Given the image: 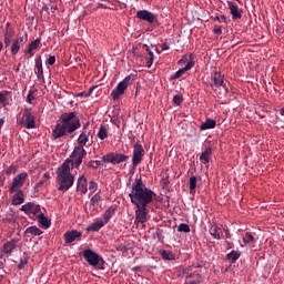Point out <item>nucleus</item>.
I'll return each instance as SVG.
<instances>
[{"instance_id": "f8f14e48", "label": "nucleus", "mask_w": 284, "mask_h": 284, "mask_svg": "<svg viewBox=\"0 0 284 284\" xmlns=\"http://www.w3.org/2000/svg\"><path fill=\"white\" fill-rule=\"evenodd\" d=\"M40 210L41 205L34 204L33 201H28L27 204L21 206V211L26 212V215H34L36 217H38Z\"/></svg>"}, {"instance_id": "39448f33", "label": "nucleus", "mask_w": 284, "mask_h": 284, "mask_svg": "<svg viewBox=\"0 0 284 284\" xmlns=\"http://www.w3.org/2000/svg\"><path fill=\"white\" fill-rule=\"evenodd\" d=\"M133 81H135V75H126L123 78V81H120L118 87L111 92V98H113V100L121 98V94H124L125 89H128L129 84L133 83Z\"/></svg>"}, {"instance_id": "e433bc0d", "label": "nucleus", "mask_w": 284, "mask_h": 284, "mask_svg": "<svg viewBox=\"0 0 284 284\" xmlns=\"http://www.w3.org/2000/svg\"><path fill=\"white\" fill-rule=\"evenodd\" d=\"M178 232H185V233L191 232L189 223H179Z\"/></svg>"}, {"instance_id": "338daca9", "label": "nucleus", "mask_w": 284, "mask_h": 284, "mask_svg": "<svg viewBox=\"0 0 284 284\" xmlns=\"http://www.w3.org/2000/svg\"><path fill=\"white\" fill-rule=\"evenodd\" d=\"M280 114L284 115V108L280 109Z\"/></svg>"}, {"instance_id": "f257e3e1", "label": "nucleus", "mask_w": 284, "mask_h": 284, "mask_svg": "<svg viewBox=\"0 0 284 284\" xmlns=\"http://www.w3.org/2000/svg\"><path fill=\"white\" fill-rule=\"evenodd\" d=\"M154 195V190L146 186L141 175L132 183V190L131 193H129V196L131 202L136 206L134 221L136 226H139V223L148 222V215L150 212V210H148V205L149 203H152Z\"/></svg>"}, {"instance_id": "f03ea898", "label": "nucleus", "mask_w": 284, "mask_h": 284, "mask_svg": "<svg viewBox=\"0 0 284 284\" xmlns=\"http://www.w3.org/2000/svg\"><path fill=\"white\" fill-rule=\"evenodd\" d=\"M61 123H57L52 131V139H60L65 134H73L81 128V121L77 118V112H65L60 116Z\"/></svg>"}, {"instance_id": "aec40b11", "label": "nucleus", "mask_w": 284, "mask_h": 284, "mask_svg": "<svg viewBox=\"0 0 284 284\" xmlns=\"http://www.w3.org/2000/svg\"><path fill=\"white\" fill-rule=\"evenodd\" d=\"M77 190H79L83 195L88 192V179L87 175L82 174L78 179Z\"/></svg>"}, {"instance_id": "ddd939ff", "label": "nucleus", "mask_w": 284, "mask_h": 284, "mask_svg": "<svg viewBox=\"0 0 284 284\" xmlns=\"http://www.w3.org/2000/svg\"><path fill=\"white\" fill-rule=\"evenodd\" d=\"M18 243L19 240L16 237L7 240V242L3 243V246H1L2 254H13V251L18 248Z\"/></svg>"}, {"instance_id": "c03bdc74", "label": "nucleus", "mask_w": 284, "mask_h": 284, "mask_svg": "<svg viewBox=\"0 0 284 284\" xmlns=\"http://www.w3.org/2000/svg\"><path fill=\"white\" fill-rule=\"evenodd\" d=\"M173 103L175 105H181V103H183V98L181 97V94H174L173 97Z\"/></svg>"}, {"instance_id": "f704fd0d", "label": "nucleus", "mask_w": 284, "mask_h": 284, "mask_svg": "<svg viewBox=\"0 0 284 284\" xmlns=\"http://www.w3.org/2000/svg\"><path fill=\"white\" fill-rule=\"evenodd\" d=\"M254 241H255L254 235H252L251 232H246L244 237H243L244 245H247L248 243H254Z\"/></svg>"}, {"instance_id": "c756f323", "label": "nucleus", "mask_w": 284, "mask_h": 284, "mask_svg": "<svg viewBox=\"0 0 284 284\" xmlns=\"http://www.w3.org/2000/svg\"><path fill=\"white\" fill-rule=\"evenodd\" d=\"M34 234V236H40V234H43L42 229L39 226H28L26 229V234Z\"/></svg>"}, {"instance_id": "5701e85b", "label": "nucleus", "mask_w": 284, "mask_h": 284, "mask_svg": "<svg viewBox=\"0 0 284 284\" xmlns=\"http://www.w3.org/2000/svg\"><path fill=\"white\" fill-rule=\"evenodd\" d=\"M37 217H39V223H41V226H44L45 229H50L52 221H50V217L44 215V212L41 211V206Z\"/></svg>"}, {"instance_id": "20e7f679", "label": "nucleus", "mask_w": 284, "mask_h": 284, "mask_svg": "<svg viewBox=\"0 0 284 284\" xmlns=\"http://www.w3.org/2000/svg\"><path fill=\"white\" fill-rule=\"evenodd\" d=\"M201 266L200 264L187 265L186 268L181 271L180 276L185 278L184 284H201L203 282V276L200 271Z\"/></svg>"}, {"instance_id": "7c9ffc66", "label": "nucleus", "mask_w": 284, "mask_h": 284, "mask_svg": "<svg viewBox=\"0 0 284 284\" xmlns=\"http://www.w3.org/2000/svg\"><path fill=\"white\" fill-rule=\"evenodd\" d=\"M9 26H10V22H7V28H6V31H4V44H6V47H10L11 41H12V33H10V31H9Z\"/></svg>"}, {"instance_id": "bf43d9fd", "label": "nucleus", "mask_w": 284, "mask_h": 284, "mask_svg": "<svg viewBox=\"0 0 284 284\" xmlns=\"http://www.w3.org/2000/svg\"><path fill=\"white\" fill-rule=\"evenodd\" d=\"M42 11H47V12H49V11H50L49 6H43V7H42Z\"/></svg>"}, {"instance_id": "a19ab883", "label": "nucleus", "mask_w": 284, "mask_h": 284, "mask_svg": "<svg viewBox=\"0 0 284 284\" xmlns=\"http://www.w3.org/2000/svg\"><path fill=\"white\" fill-rule=\"evenodd\" d=\"M162 260H174V254L173 252H166V250H163L161 252Z\"/></svg>"}, {"instance_id": "680f3d73", "label": "nucleus", "mask_w": 284, "mask_h": 284, "mask_svg": "<svg viewBox=\"0 0 284 284\" xmlns=\"http://www.w3.org/2000/svg\"><path fill=\"white\" fill-rule=\"evenodd\" d=\"M51 11H52V13H55V11H57V6H51Z\"/></svg>"}, {"instance_id": "5fc2aeb1", "label": "nucleus", "mask_w": 284, "mask_h": 284, "mask_svg": "<svg viewBox=\"0 0 284 284\" xmlns=\"http://www.w3.org/2000/svg\"><path fill=\"white\" fill-rule=\"evenodd\" d=\"M161 50H170V44L164 42L163 44H161Z\"/></svg>"}, {"instance_id": "09e8293b", "label": "nucleus", "mask_w": 284, "mask_h": 284, "mask_svg": "<svg viewBox=\"0 0 284 284\" xmlns=\"http://www.w3.org/2000/svg\"><path fill=\"white\" fill-rule=\"evenodd\" d=\"M28 260L29 257L21 258L20 263L18 264V267H24L26 265H28Z\"/></svg>"}, {"instance_id": "473e14b6", "label": "nucleus", "mask_w": 284, "mask_h": 284, "mask_svg": "<svg viewBox=\"0 0 284 284\" xmlns=\"http://www.w3.org/2000/svg\"><path fill=\"white\" fill-rule=\"evenodd\" d=\"M98 136L99 139H106L109 136V131L105 125H100Z\"/></svg>"}, {"instance_id": "f3484780", "label": "nucleus", "mask_w": 284, "mask_h": 284, "mask_svg": "<svg viewBox=\"0 0 284 284\" xmlns=\"http://www.w3.org/2000/svg\"><path fill=\"white\" fill-rule=\"evenodd\" d=\"M82 232H79L78 229H71L70 232H64L65 243H74V240L81 239Z\"/></svg>"}, {"instance_id": "c85d7f7f", "label": "nucleus", "mask_w": 284, "mask_h": 284, "mask_svg": "<svg viewBox=\"0 0 284 284\" xmlns=\"http://www.w3.org/2000/svg\"><path fill=\"white\" fill-rule=\"evenodd\" d=\"M224 84V75L222 72H214V87H223Z\"/></svg>"}, {"instance_id": "2f4dec72", "label": "nucleus", "mask_w": 284, "mask_h": 284, "mask_svg": "<svg viewBox=\"0 0 284 284\" xmlns=\"http://www.w3.org/2000/svg\"><path fill=\"white\" fill-rule=\"evenodd\" d=\"M241 254L242 252H235V250L233 248L232 252H229V254H226V258L231 262H236V260H240Z\"/></svg>"}, {"instance_id": "0e129e2a", "label": "nucleus", "mask_w": 284, "mask_h": 284, "mask_svg": "<svg viewBox=\"0 0 284 284\" xmlns=\"http://www.w3.org/2000/svg\"><path fill=\"white\" fill-rule=\"evenodd\" d=\"M2 125H4V120L0 119V128H2Z\"/></svg>"}, {"instance_id": "4be33fe9", "label": "nucleus", "mask_w": 284, "mask_h": 284, "mask_svg": "<svg viewBox=\"0 0 284 284\" xmlns=\"http://www.w3.org/2000/svg\"><path fill=\"white\" fill-rule=\"evenodd\" d=\"M36 68L38 70L37 75L39 78V81H45L44 70H43V61L41 59V55H39V58L36 59Z\"/></svg>"}, {"instance_id": "393cba45", "label": "nucleus", "mask_w": 284, "mask_h": 284, "mask_svg": "<svg viewBox=\"0 0 284 284\" xmlns=\"http://www.w3.org/2000/svg\"><path fill=\"white\" fill-rule=\"evenodd\" d=\"M213 148H205V151L201 153L200 162L203 164H207L210 162V159L212 158Z\"/></svg>"}, {"instance_id": "72a5a7b5", "label": "nucleus", "mask_w": 284, "mask_h": 284, "mask_svg": "<svg viewBox=\"0 0 284 284\" xmlns=\"http://www.w3.org/2000/svg\"><path fill=\"white\" fill-rule=\"evenodd\" d=\"M196 184H197L196 175H191V178L189 179V187L191 192L196 190Z\"/></svg>"}, {"instance_id": "7ed1b4c3", "label": "nucleus", "mask_w": 284, "mask_h": 284, "mask_svg": "<svg viewBox=\"0 0 284 284\" xmlns=\"http://www.w3.org/2000/svg\"><path fill=\"white\" fill-rule=\"evenodd\" d=\"M71 156H69L68 159H64V162H62L57 170L58 190L60 191L65 192L74 184L75 175L71 173Z\"/></svg>"}, {"instance_id": "c9c22d12", "label": "nucleus", "mask_w": 284, "mask_h": 284, "mask_svg": "<svg viewBox=\"0 0 284 284\" xmlns=\"http://www.w3.org/2000/svg\"><path fill=\"white\" fill-rule=\"evenodd\" d=\"M210 234H212V237H215L216 240H221V232H219L217 226H211Z\"/></svg>"}, {"instance_id": "37998d69", "label": "nucleus", "mask_w": 284, "mask_h": 284, "mask_svg": "<svg viewBox=\"0 0 284 284\" xmlns=\"http://www.w3.org/2000/svg\"><path fill=\"white\" fill-rule=\"evenodd\" d=\"M18 166L17 164H10L9 168H7V175H12V173H17Z\"/></svg>"}, {"instance_id": "8fccbe9b", "label": "nucleus", "mask_w": 284, "mask_h": 284, "mask_svg": "<svg viewBox=\"0 0 284 284\" xmlns=\"http://www.w3.org/2000/svg\"><path fill=\"white\" fill-rule=\"evenodd\" d=\"M156 237H158V240L161 241V243H163V241H164V235H163V232L161 231V229H158V231H156Z\"/></svg>"}, {"instance_id": "1a4fd4ad", "label": "nucleus", "mask_w": 284, "mask_h": 284, "mask_svg": "<svg viewBox=\"0 0 284 284\" xmlns=\"http://www.w3.org/2000/svg\"><path fill=\"white\" fill-rule=\"evenodd\" d=\"M27 179H28L27 172L18 173V175H14L10 184L9 192H16V190H21L23 184H26Z\"/></svg>"}, {"instance_id": "864d4df0", "label": "nucleus", "mask_w": 284, "mask_h": 284, "mask_svg": "<svg viewBox=\"0 0 284 284\" xmlns=\"http://www.w3.org/2000/svg\"><path fill=\"white\" fill-rule=\"evenodd\" d=\"M55 61H57L55 55H49L48 63H50V65H53V63H55Z\"/></svg>"}, {"instance_id": "9b49d317", "label": "nucleus", "mask_w": 284, "mask_h": 284, "mask_svg": "<svg viewBox=\"0 0 284 284\" xmlns=\"http://www.w3.org/2000/svg\"><path fill=\"white\" fill-rule=\"evenodd\" d=\"M144 153L145 151L141 142H135V145L133 146L132 164H141Z\"/></svg>"}, {"instance_id": "6e6d98bb", "label": "nucleus", "mask_w": 284, "mask_h": 284, "mask_svg": "<svg viewBox=\"0 0 284 284\" xmlns=\"http://www.w3.org/2000/svg\"><path fill=\"white\" fill-rule=\"evenodd\" d=\"M97 8H108V6H105V2H98Z\"/></svg>"}, {"instance_id": "13d9d810", "label": "nucleus", "mask_w": 284, "mask_h": 284, "mask_svg": "<svg viewBox=\"0 0 284 284\" xmlns=\"http://www.w3.org/2000/svg\"><path fill=\"white\" fill-rule=\"evenodd\" d=\"M44 183H45L44 180H40V182H38V183L36 184V186H43Z\"/></svg>"}, {"instance_id": "4c0bfd02", "label": "nucleus", "mask_w": 284, "mask_h": 284, "mask_svg": "<svg viewBox=\"0 0 284 284\" xmlns=\"http://www.w3.org/2000/svg\"><path fill=\"white\" fill-rule=\"evenodd\" d=\"M8 94H9V92L7 91V89H4L3 92H0V104L1 105H7Z\"/></svg>"}, {"instance_id": "a18cd8bd", "label": "nucleus", "mask_w": 284, "mask_h": 284, "mask_svg": "<svg viewBox=\"0 0 284 284\" xmlns=\"http://www.w3.org/2000/svg\"><path fill=\"white\" fill-rule=\"evenodd\" d=\"M98 186H99L98 182H90L89 183V191L90 192H97Z\"/></svg>"}, {"instance_id": "052dcab7", "label": "nucleus", "mask_w": 284, "mask_h": 284, "mask_svg": "<svg viewBox=\"0 0 284 284\" xmlns=\"http://www.w3.org/2000/svg\"><path fill=\"white\" fill-rule=\"evenodd\" d=\"M146 67H152V59H151V55H150V59H149V61H148V63H146Z\"/></svg>"}, {"instance_id": "49530a36", "label": "nucleus", "mask_w": 284, "mask_h": 284, "mask_svg": "<svg viewBox=\"0 0 284 284\" xmlns=\"http://www.w3.org/2000/svg\"><path fill=\"white\" fill-rule=\"evenodd\" d=\"M215 22H227V17L222 13V17H214Z\"/></svg>"}, {"instance_id": "6e6552de", "label": "nucleus", "mask_w": 284, "mask_h": 284, "mask_svg": "<svg viewBox=\"0 0 284 284\" xmlns=\"http://www.w3.org/2000/svg\"><path fill=\"white\" fill-rule=\"evenodd\" d=\"M184 61H186L185 67H181L180 70L174 72L173 75H171V81H174L176 78H182V74H185V72L192 70V67H194L195 61L193 59L189 60V55H182L180 63H183Z\"/></svg>"}, {"instance_id": "6ab92c4d", "label": "nucleus", "mask_w": 284, "mask_h": 284, "mask_svg": "<svg viewBox=\"0 0 284 284\" xmlns=\"http://www.w3.org/2000/svg\"><path fill=\"white\" fill-rule=\"evenodd\" d=\"M26 116V128H36L34 114H32V109H24Z\"/></svg>"}, {"instance_id": "603ef678", "label": "nucleus", "mask_w": 284, "mask_h": 284, "mask_svg": "<svg viewBox=\"0 0 284 284\" xmlns=\"http://www.w3.org/2000/svg\"><path fill=\"white\" fill-rule=\"evenodd\" d=\"M116 251H129L128 246H124V243H120L119 246H115Z\"/></svg>"}, {"instance_id": "ea45409f", "label": "nucleus", "mask_w": 284, "mask_h": 284, "mask_svg": "<svg viewBox=\"0 0 284 284\" xmlns=\"http://www.w3.org/2000/svg\"><path fill=\"white\" fill-rule=\"evenodd\" d=\"M100 201H101V195L95 191L94 195H92V199H91V205L97 206Z\"/></svg>"}, {"instance_id": "a878e982", "label": "nucleus", "mask_w": 284, "mask_h": 284, "mask_svg": "<svg viewBox=\"0 0 284 284\" xmlns=\"http://www.w3.org/2000/svg\"><path fill=\"white\" fill-rule=\"evenodd\" d=\"M41 44V39H34L33 42H30L28 49L26 50V53L29 55H34L33 51L38 49Z\"/></svg>"}, {"instance_id": "9d476101", "label": "nucleus", "mask_w": 284, "mask_h": 284, "mask_svg": "<svg viewBox=\"0 0 284 284\" xmlns=\"http://www.w3.org/2000/svg\"><path fill=\"white\" fill-rule=\"evenodd\" d=\"M83 256L87 262H89V265L97 266L99 265V262H101L102 257L97 252H93L92 248H84Z\"/></svg>"}, {"instance_id": "de8ad7c7", "label": "nucleus", "mask_w": 284, "mask_h": 284, "mask_svg": "<svg viewBox=\"0 0 284 284\" xmlns=\"http://www.w3.org/2000/svg\"><path fill=\"white\" fill-rule=\"evenodd\" d=\"M214 33H216L217 36H221L223 33V28H221V24H215Z\"/></svg>"}, {"instance_id": "dca6fc26", "label": "nucleus", "mask_w": 284, "mask_h": 284, "mask_svg": "<svg viewBox=\"0 0 284 284\" xmlns=\"http://www.w3.org/2000/svg\"><path fill=\"white\" fill-rule=\"evenodd\" d=\"M89 125H90L89 123H85L82 128V132L80 136H78V142L80 144V148H84V145H87V142H89V139H90V131H88Z\"/></svg>"}, {"instance_id": "69168bd1", "label": "nucleus", "mask_w": 284, "mask_h": 284, "mask_svg": "<svg viewBox=\"0 0 284 284\" xmlns=\"http://www.w3.org/2000/svg\"><path fill=\"white\" fill-rule=\"evenodd\" d=\"M1 50H3V42H1V40H0V52H1Z\"/></svg>"}, {"instance_id": "4468645a", "label": "nucleus", "mask_w": 284, "mask_h": 284, "mask_svg": "<svg viewBox=\"0 0 284 284\" xmlns=\"http://www.w3.org/2000/svg\"><path fill=\"white\" fill-rule=\"evenodd\" d=\"M26 41H28V33H26V39H24V36H17V39H13L11 44L12 55L18 54V52L20 51V48L23 47Z\"/></svg>"}, {"instance_id": "774afa93", "label": "nucleus", "mask_w": 284, "mask_h": 284, "mask_svg": "<svg viewBox=\"0 0 284 284\" xmlns=\"http://www.w3.org/2000/svg\"><path fill=\"white\" fill-rule=\"evenodd\" d=\"M135 50H138V48H133V52H135Z\"/></svg>"}, {"instance_id": "4d7b16f0", "label": "nucleus", "mask_w": 284, "mask_h": 284, "mask_svg": "<svg viewBox=\"0 0 284 284\" xmlns=\"http://www.w3.org/2000/svg\"><path fill=\"white\" fill-rule=\"evenodd\" d=\"M149 55L150 58L152 59V63L154 61V53H153V50H149Z\"/></svg>"}, {"instance_id": "79ce46f5", "label": "nucleus", "mask_w": 284, "mask_h": 284, "mask_svg": "<svg viewBox=\"0 0 284 284\" xmlns=\"http://www.w3.org/2000/svg\"><path fill=\"white\" fill-rule=\"evenodd\" d=\"M101 164L100 159H93V161L89 162V168L98 169L101 168Z\"/></svg>"}, {"instance_id": "423d86ee", "label": "nucleus", "mask_w": 284, "mask_h": 284, "mask_svg": "<svg viewBox=\"0 0 284 284\" xmlns=\"http://www.w3.org/2000/svg\"><path fill=\"white\" fill-rule=\"evenodd\" d=\"M84 156H87L85 148H80V142H78V145L74 148L70 155L71 168H80V164H82Z\"/></svg>"}, {"instance_id": "3c124183", "label": "nucleus", "mask_w": 284, "mask_h": 284, "mask_svg": "<svg viewBox=\"0 0 284 284\" xmlns=\"http://www.w3.org/2000/svg\"><path fill=\"white\" fill-rule=\"evenodd\" d=\"M94 87H91L89 89V92H81L82 98H90V94H92Z\"/></svg>"}, {"instance_id": "2eb2a0df", "label": "nucleus", "mask_w": 284, "mask_h": 284, "mask_svg": "<svg viewBox=\"0 0 284 284\" xmlns=\"http://www.w3.org/2000/svg\"><path fill=\"white\" fill-rule=\"evenodd\" d=\"M136 17L138 19H143L144 22H149V24H153L155 19H158L156 13L148 10L138 11Z\"/></svg>"}, {"instance_id": "58836bf2", "label": "nucleus", "mask_w": 284, "mask_h": 284, "mask_svg": "<svg viewBox=\"0 0 284 284\" xmlns=\"http://www.w3.org/2000/svg\"><path fill=\"white\" fill-rule=\"evenodd\" d=\"M33 100H36V91L34 89H29V93L27 94V102L33 103Z\"/></svg>"}, {"instance_id": "cd10ccee", "label": "nucleus", "mask_w": 284, "mask_h": 284, "mask_svg": "<svg viewBox=\"0 0 284 284\" xmlns=\"http://www.w3.org/2000/svg\"><path fill=\"white\" fill-rule=\"evenodd\" d=\"M216 126V120L207 119L200 125L201 131H206L207 128H215Z\"/></svg>"}, {"instance_id": "0eeeda50", "label": "nucleus", "mask_w": 284, "mask_h": 284, "mask_svg": "<svg viewBox=\"0 0 284 284\" xmlns=\"http://www.w3.org/2000/svg\"><path fill=\"white\" fill-rule=\"evenodd\" d=\"M130 156L125 155V153L110 152L102 156V162L121 164V162H128Z\"/></svg>"}, {"instance_id": "bb28decb", "label": "nucleus", "mask_w": 284, "mask_h": 284, "mask_svg": "<svg viewBox=\"0 0 284 284\" xmlns=\"http://www.w3.org/2000/svg\"><path fill=\"white\" fill-rule=\"evenodd\" d=\"M115 210L113 206H109L108 210H105L103 214V226H105V223H109L111 221L112 215H114Z\"/></svg>"}, {"instance_id": "412c9836", "label": "nucleus", "mask_w": 284, "mask_h": 284, "mask_svg": "<svg viewBox=\"0 0 284 284\" xmlns=\"http://www.w3.org/2000/svg\"><path fill=\"white\" fill-rule=\"evenodd\" d=\"M12 203L13 205L18 206L20 205V203H24V193L23 190H16L13 195H12Z\"/></svg>"}, {"instance_id": "e2e57ef3", "label": "nucleus", "mask_w": 284, "mask_h": 284, "mask_svg": "<svg viewBox=\"0 0 284 284\" xmlns=\"http://www.w3.org/2000/svg\"><path fill=\"white\" fill-rule=\"evenodd\" d=\"M44 179H51L50 173H43Z\"/></svg>"}, {"instance_id": "a211bd4d", "label": "nucleus", "mask_w": 284, "mask_h": 284, "mask_svg": "<svg viewBox=\"0 0 284 284\" xmlns=\"http://www.w3.org/2000/svg\"><path fill=\"white\" fill-rule=\"evenodd\" d=\"M227 6L230 8V12H231L233 19H242V11L240 10L236 2L229 0Z\"/></svg>"}, {"instance_id": "b1692460", "label": "nucleus", "mask_w": 284, "mask_h": 284, "mask_svg": "<svg viewBox=\"0 0 284 284\" xmlns=\"http://www.w3.org/2000/svg\"><path fill=\"white\" fill-rule=\"evenodd\" d=\"M103 227V217H100L98 221L90 223V226H87V232H100V229Z\"/></svg>"}]
</instances>
